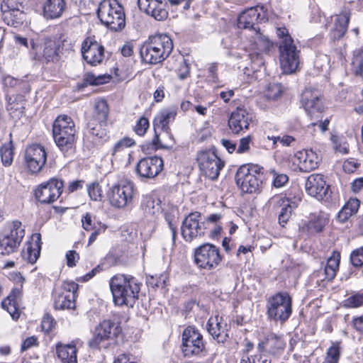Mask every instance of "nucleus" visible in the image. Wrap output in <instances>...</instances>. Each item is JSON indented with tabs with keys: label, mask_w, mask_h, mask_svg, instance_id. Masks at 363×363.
I'll return each mask as SVG.
<instances>
[{
	"label": "nucleus",
	"mask_w": 363,
	"mask_h": 363,
	"mask_svg": "<svg viewBox=\"0 0 363 363\" xmlns=\"http://www.w3.org/2000/svg\"><path fill=\"white\" fill-rule=\"evenodd\" d=\"M201 214L195 211L190 213L183 220L182 235L186 242L200 238L205 234L204 223L201 221Z\"/></svg>",
	"instance_id": "nucleus-13"
},
{
	"label": "nucleus",
	"mask_w": 363,
	"mask_h": 363,
	"mask_svg": "<svg viewBox=\"0 0 363 363\" xmlns=\"http://www.w3.org/2000/svg\"><path fill=\"white\" fill-rule=\"evenodd\" d=\"M263 167L256 164H246L240 166L235 174V182L242 191L247 194L259 191L264 179Z\"/></svg>",
	"instance_id": "nucleus-5"
},
{
	"label": "nucleus",
	"mask_w": 363,
	"mask_h": 363,
	"mask_svg": "<svg viewBox=\"0 0 363 363\" xmlns=\"http://www.w3.org/2000/svg\"><path fill=\"white\" fill-rule=\"evenodd\" d=\"M291 298L286 292H280L274 296V310L277 306H284L286 303H291Z\"/></svg>",
	"instance_id": "nucleus-51"
},
{
	"label": "nucleus",
	"mask_w": 363,
	"mask_h": 363,
	"mask_svg": "<svg viewBox=\"0 0 363 363\" xmlns=\"http://www.w3.org/2000/svg\"><path fill=\"white\" fill-rule=\"evenodd\" d=\"M119 332L118 327L114 322L104 320L95 328L93 337L89 340L88 345L92 349H99L104 342L117 336Z\"/></svg>",
	"instance_id": "nucleus-16"
},
{
	"label": "nucleus",
	"mask_w": 363,
	"mask_h": 363,
	"mask_svg": "<svg viewBox=\"0 0 363 363\" xmlns=\"http://www.w3.org/2000/svg\"><path fill=\"white\" fill-rule=\"evenodd\" d=\"M34 243H28L26 250H23L22 255L24 259L28 262L35 263L40 256L41 248V235L40 233H34L32 236Z\"/></svg>",
	"instance_id": "nucleus-30"
},
{
	"label": "nucleus",
	"mask_w": 363,
	"mask_h": 363,
	"mask_svg": "<svg viewBox=\"0 0 363 363\" xmlns=\"http://www.w3.org/2000/svg\"><path fill=\"white\" fill-rule=\"evenodd\" d=\"M82 54L88 64L96 66L101 63L104 58V48L97 41L87 38L82 43Z\"/></svg>",
	"instance_id": "nucleus-21"
},
{
	"label": "nucleus",
	"mask_w": 363,
	"mask_h": 363,
	"mask_svg": "<svg viewBox=\"0 0 363 363\" xmlns=\"http://www.w3.org/2000/svg\"><path fill=\"white\" fill-rule=\"evenodd\" d=\"M59 55L56 43L52 40H48L45 43L42 55L35 54L34 59L38 61L55 62L58 60Z\"/></svg>",
	"instance_id": "nucleus-34"
},
{
	"label": "nucleus",
	"mask_w": 363,
	"mask_h": 363,
	"mask_svg": "<svg viewBox=\"0 0 363 363\" xmlns=\"http://www.w3.org/2000/svg\"><path fill=\"white\" fill-rule=\"evenodd\" d=\"M63 182L52 178L40 184L35 191V198L42 203H50L56 201L62 192Z\"/></svg>",
	"instance_id": "nucleus-17"
},
{
	"label": "nucleus",
	"mask_w": 363,
	"mask_h": 363,
	"mask_svg": "<svg viewBox=\"0 0 363 363\" xmlns=\"http://www.w3.org/2000/svg\"><path fill=\"white\" fill-rule=\"evenodd\" d=\"M78 287L74 281H65L60 289H55L53 295L55 309L74 308Z\"/></svg>",
	"instance_id": "nucleus-12"
},
{
	"label": "nucleus",
	"mask_w": 363,
	"mask_h": 363,
	"mask_svg": "<svg viewBox=\"0 0 363 363\" xmlns=\"http://www.w3.org/2000/svg\"><path fill=\"white\" fill-rule=\"evenodd\" d=\"M252 116L246 109L238 108L232 112L228 120V125L234 134H240L242 131L249 129Z\"/></svg>",
	"instance_id": "nucleus-24"
},
{
	"label": "nucleus",
	"mask_w": 363,
	"mask_h": 363,
	"mask_svg": "<svg viewBox=\"0 0 363 363\" xmlns=\"http://www.w3.org/2000/svg\"><path fill=\"white\" fill-rule=\"evenodd\" d=\"M113 302L117 306H133L138 298L140 283L132 276L118 274L109 281Z\"/></svg>",
	"instance_id": "nucleus-2"
},
{
	"label": "nucleus",
	"mask_w": 363,
	"mask_h": 363,
	"mask_svg": "<svg viewBox=\"0 0 363 363\" xmlns=\"http://www.w3.org/2000/svg\"><path fill=\"white\" fill-rule=\"evenodd\" d=\"M137 190L134 184L128 180L121 181L113 185L108 193L111 204L118 208H124L133 205Z\"/></svg>",
	"instance_id": "nucleus-8"
},
{
	"label": "nucleus",
	"mask_w": 363,
	"mask_h": 363,
	"mask_svg": "<svg viewBox=\"0 0 363 363\" xmlns=\"http://www.w3.org/2000/svg\"><path fill=\"white\" fill-rule=\"evenodd\" d=\"M340 262V254L337 251H333L330 257L328 259L325 267V279L328 281L333 280L339 269Z\"/></svg>",
	"instance_id": "nucleus-37"
},
{
	"label": "nucleus",
	"mask_w": 363,
	"mask_h": 363,
	"mask_svg": "<svg viewBox=\"0 0 363 363\" xmlns=\"http://www.w3.org/2000/svg\"><path fill=\"white\" fill-rule=\"evenodd\" d=\"M222 318L218 315L211 317L206 324V328L209 334L218 342H223L224 326L222 325Z\"/></svg>",
	"instance_id": "nucleus-35"
},
{
	"label": "nucleus",
	"mask_w": 363,
	"mask_h": 363,
	"mask_svg": "<svg viewBox=\"0 0 363 363\" xmlns=\"http://www.w3.org/2000/svg\"><path fill=\"white\" fill-rule=\"evenodd\" d=\"M359 201L357 199H350L345 204L347 211L351 213L352 215L355 214L359 208Z\"/></svg>",
	"instance_id": "nucleus-61"
},
{
	"label": "nucleus",
	"mask_w": 363,
	"mask_h": 363,
	"mask_svg": "<svg viewBox=\"0 0 363 363\" xmlns=\"http://www.w3.org/2000/svg\"><path fill=\"white\" fill-rule=\"evenodd\" d=\"M84 181L83 180H77L73 181L69 183L68 186V191L69 193H72L77 191L79 189H82L84 186Z\"/></svg>",
	"instance_id": "nucleus-64"
},
{
	"label": "nucleus",
	"mask_w": 363,
	"mask_h": 363,
	"mask_svg": "<svg viewBox=\"0 0 363 363\" xmlns=\"http://www.w3.org/2000/svg\"><path fill=\"white\" fill-rule=\"evenodd\" d=\"M77 131L75 123L70 116L67 115L58 116L52 125V131L67 132L69 130Z\"/></svg>",
	"instance_id": "nucleus-38"
},
{
	"label": "nucleus",
	"mask_w": 363,
	"mask_h": 363,
	"mask_svg": "<svg viewBox=\"0 0 363 363\" xmlns=\"http://www.w3.org/2000/svg\"><path fill=\"white\" fill-rule=\"evenodd\" d=\"M328 221L326 214L320 213L318 215H313L307 224V228L310 233H320L323 230Z\"/></svg>",
	"instance_id": "nucleus-41"
},
{
	"label": "nucleus",
	"mask_w": 363,
	"mask_h": 363,
	"mask_svg": "<svg viewBox=\"0 0 363 363\" xmlns=\"http://www.w3.org/2000/svg\"><path fill=\"white\" fill-rule=\"evenodd\" d=\"M97 16L110 30H121L125 26L123 8L117 0H103L99 5Z\"/></svg>",
	"instance_id": "nucleus-6"
},
{
	"label": "nucleus",
	"mask_w": 363,
	"mask_h": 363,
	"mask_svg": "<svg viewBox=\"0 0 363 363\" xmlns=\"http://www.w3.org/2000/svg\"><path fill=\"white\" fill-rule=\"evenodd\" d=\"M0 155L3 165L6 167L11 165L13 160V145L11 141L1 147Z\"/></svg>",
	"instance_id": "nucleus-43"
},
{
	"label": "nucleus",
	"mask_w": 363,
	"mask_h": 363,
	"mask_svg": "<svg viewBox=\"0 0 363 363\" xmlns=\"http://www.w3.org/2000/svg\"><path fill=\"white\" fill-rule=\"evenodd\" d=\"M147 284L152 287H163L165 285V278L163 275L160 277H151L148 281Z\"/></svg>",
	"instance_id": "nucleus-62"
},
{
	"label": "nucleus",
	"mask_w": 363,
	"mask_h": 363,
	"mask_svg": "<svg viewBox=\"0 0 363 363\" xmlns=\"http://www.w3.org/2000/svg\"><path fill=\"white\" fill-rule=\"evenodd\" d=\"M220 261L219 249L212 244L206 243L195 250L194 262L199 268L211 270L216 268Z\"/></svg>",
	"instance_id": "nucleus-10"
},
{
	"label": "nucleus",
	"mask_w": 363,
	"mask_h": 363,
	"mask_svg": "<svg viewBox=\"0 0 363 363\" xmlns=\"http://www.w3.org/2000/svg\"><path fill=\"white\" fill-rule=\"evenodd\" d=\"M359 164L354 159L347 160L344 162L342 168L346 173H353L359 167Z\"/></svg>",
	"instance_id": "nucleus-60"
},
{
	"label": "nucleus",
	"mask_w": 363,
	"mask_h": 363,
	"mask_svg": "<svg viewBox=\"0 0 363 363\" xmlns=\"http://www.w3.org/2000/svg\"><path fill=\"white\" fill-rule=\"evenodd\" d=\"M301 104L311 119L322 118L324 106L317 91L306 89L302 93Z\"/></svg>",
	"instance_id": "nucleus-19"
},
{
	"label": "nucleus",
	"mask_w": 363,
	"mask_h": 363,
	"mask_svg": "<svg viewBox=\"0 0 363 363\" xmlns=\"http://www.w3.org/2000/svg\"><path fill=\"white\" fill-rule=\"evenodd\" d=\"M264 9L263 6L250 7L242 12L238 18V26L239 28L249 29L257 31L259 28L257 27L258 23L264 21V14L261 15L259 10Z\"/></svg>",
	"instance_id": "nucleus-22"
},
{
	"label": "nucleus",
	"mask_w": 363,
	"mask_h": 363,
	"mask_svg": "<svg viewBox=\"0 0 363 363\" xmlns=\"http://www.w3.org/2000/svg\"><path fill=\"white\" fill-rule=\"evenodd\" d=\"M272 91L271 89V83L268 82L262 84L259 91L257 104L262 109L269 108L272 101Z\"/></svg>",
	"instance_id": "nucleus-39"
},
{
	"label": "nucleus",
	"mask_w": 363,
	"mask_h": 363,
	"mask_svg": "<svg viewBox=\"0 0 363 363\" xmlns=\"http://www.w3.org/2000/svg\"><path fill=\"white\" fill-rule=\"evenodd\" d=\"M297 165L302 172H309L315 169L320 160L318 155L311 150H303L295 154Z\"/></svg>",
	"instance_id": "nucleus-26"
},
{
	"label": "nucleus",
	"mask_w": 363,
	"mask_h": 363,
	"mask_svg": "<svg viewBox=\"0 0 363 363\" xmlns=\"http://www.w3.org/2000/svg\"><path fill=\"white\" fill-rule=\"evenodd\" d=\"M109 108L104 99L95 102L94 111L87 123V130L94 139H104L107 135V120Z\"/></svg>",
	"instance_id": "nucleus-7"
},
{
	"label": "nucleus",
	"mask_w": 363,
	"mask_h": 363,
	"mask_svg": "<svg viewBox=\"0 0 363 363\" xmlns=\"http://www.w3.org/2000/svg\"><path fill=\"white\" fill-rule=\"evenodd\" d=\"M180 79H185L189 76L190 68L186 60L183 59L177 70Z\"/></svg>",
	"instance_id": "nucleus-58"
},
{
	"label": "nucleus",
	"mask_w": 363,
	"mask_h": 363,
	"mask_svg": "<svg viewBox=\"0 0 363 363\" xmlns=\"http://www.w3.org/2000/svg\"><path fill=\"white\" fill-rule=\"evenodd\" d=\"M268 343V339L260 342L257 347L259 354L250 357L243 356L240 363H271V358L269 355L267 354V346Z\"/></svg>",
	"instance_id": "nucleus-32"
},
{
	"label": "nucleus",
	"mask_w": 363,
	"mask_h": 363,
	"mask_svg": "<svg viewBox=\"0 0 363 363\" xmlns=\"http://www.w3.org/2000/svg\"><path fill=\"white\" fill-rule=\"evenodd\" d=\"M161 201L152 196H145L141 203V208L146 216H155L161 211Z\"/></svg>",
	"instance_id": "nucleus-40"
},
{
	"label": "nucleus",
	"mask_w": 363,
	"mask_h": 363,
	"mask_svg": "<svg viewBox=\"0 0 363 363\" xmlns=\"http://www.w3.org/2000/svg\"><path fill=\"white\" fill-rule=\"evenodd\" d=\"M66 263L69 267H74L79 260V255L75 250H68L65 255Z\"/></svg>",
	"instance_id": "nucleus-56"
},
{
	"label": "nucleus",
	"mask_w": 363,
	"mask_h": 363,
	"mask_svg": "<svg viewBox=\"0 0 363 363\" xmlns=\"http://www.w3.org/2000/svg\"><path fill=\"white\" fill-rule=\"evenodd\" d=\"M305 189L308 195L318 200H323L328 196L330 186L326 184L323 174H313L308 177L305 183Z\"/></svg>",
	"instance_id": "nucleus-20"
},
{
	"label": "nucleus",
	"mask_w": 363,
	"mask_h": 363,
	"mask_svg": "<svg viewBox=\"0 0 363 363\" xmlns=\"http://www.w3.org/2000/svg\"><path fill=\"white\" fill-rule=\"evenodd\" d=\"M56 351L62 363H77V348L74 345L57 344Z\"/></svg>",
	"instance_id": "nucleus-33"
},
{
	"label": "nucleus",
	"mask_w": 363,
	"mask_h": 363,
	"mask_svg": "<svg viewBox=\"0 0 363 363\" xmlns=\"http://www.w3.org/2000/svg\"><path fill=\"white\" fill-rule=\"evenodd\" d=\"M37 342L38 340L36 337H35L34 336L29 337L23 341L21 345V350L26 351L28 349L30 348L31 347L36 345Z\"/></svg>",
	"instance_id": "nucleus-63"
},
{
	"label": "nucleus",
	"mask_w": 363,
	"mask_h": 363,
	"mask_svg": "<svg viewBox=\"0 0 363 363\" xmlns=\"http://www.w3.org/2000/svg\"><path fill=\"white\" fill-rule=\"evenodd\" d=\"M82 223L83 228L86 231L94 230L97 229L96 222L94 220L91 215L89 213H86L82 218Z\"/></svg>",
	"instance_id": "nucleus-53"
},
{
	"label": "nucleus",
	"mask_w": 363,
	"mask_h": 363,
	"mask_svg": "<svg viewBox=\"0 0 363 363\" xmlns=\"http://www.w3.org/2000/svg\"><path fill=\"white\" fill-rule=\"evenodd\" d=\"M353 65L354 74L363 79V52L355 59Z\"/></svg>",
	"instance_id": "nucleus-59"
},
{
	"label": "nucleus",
	"mask_w": 363,
	"mask_h": 363,
	"mask_svg": "<svg viewBox=\"0 0 363 363\" xmlns=\"http://www.w3.org/2000/svg\"><path fill=\"white\" fill-rule=\"evenodd\" d=\"M276 35L277 37L276 44L279 47L281 69L284 74H294L298 68L300 52L297 50L294 41L286 27H276Z\"/></svg>",
	"instance_id": "nucleus-1"
},
{
	"label": "nucleus",
	"mask_w": 363,
	"mask_h": 363,
	"mask_svg": "<svg viewBox=\"0 0 363 363\" xmlns=\"http://www.w3.org/2000/svg\"><path fill=\"white\" fill-rule=\"evenodd\" d=\"M140 11L157 21H164L168 17L163 0H138Z\"/></svg>",
	"instance_id": "nucleus-23"
},
{
	"label": "nucleus",
	"mask_w": 363,
	"mask_h": 363,
	"mask_svg": "<svg viewBox=\"0 0 363 363\" xmlns=\"http://www.w3.org/2000/svg\"><path fill=\"white\" fill-rule=\"evenodd\" d=\"M338 343H333L328 349L326 360L328 363H337L340 359V350Z\"/></svg>",
	"instance_id": "nucleus-47"
},
{
	"label": "nucleus",
	"mask_w": 363,
	"mask_h": 363,
	"mask_svg": "<svg viewBox=\"0 0 363 363\" xmlns=\"http://www.w3.org/2000/svg\"><path fill=\"white\" fill-rule=\"evenodd\" d=\"M163 167V160L160 157H144L137 163L135 173L141 179H153L160 173Z\"/></svg>",
	"instance_id": "nucleus-18"
},
{
	"label": "nucleus",
	"mask_w": 363,
	"mask_h": 363,
	"mask_svg": "<svg viewBox=\"0 0 363 363\" xmlns=\"http://www.w3.org/2000/svg\"><path fill=\"white\" fill-rule=\"evenodd\" d=\"M106 77L103 75L96 77L94 74L86 73L84 76V82L82 86L87 85H99L106 82Z\"/></svg>",
	"instance_id": "nucleus-46"
},
{
	"label": "nucleus",
	"mask_w": 363,
	"mask_h": 363,
	"mask_svg": "<svg viewBox=\"0 0 363 363\" xmlns=\"http://www.w3.org/2000/svg\"><path fill=\"white\" fill-rule=\"evenodd\" d=\"M55 324L54 318L51 315L46 314L43 316L41 322L42 330L45 333H49L55 327Z\"/></svg>",
	"instance_id": "nucleus-55"
},
{
	"label": "nucleus",
	"mask_w": 363,
	"mask_h": 363,
	"mask_svg": "<svg viewBox=\"0 0 363 363\" xmlns=\"http://www.w3.org/2000/svg\"><path fill=\"white\" fill-rule=\"evenodd\" d=\"M26 100L23 96H18L14 99H8L6 109L13 118H20L24 113Z\"/></svg>",
	"instance_id": "nucleus-36"
},
{
	"label": "nucleus",
	"mask_w": 363,
	"mask_h": 363,
	"mask_svg": "<svg viewBox=\"0 0 363 363\" xmlns=\"http://www.w3.org/2000/svg\"><path fill=\"white\" fill-rule=\"evenodd\" d=\"M149 128L148 119L145 117H141L136 123L135 132L140 136H143Z\"/></svg>",
	"instance_id": "nucleus-54"
},
{
	"label": "nucleus",
	"mask_w": 363,
	"mask_h": 363,
	"mask_svg": "<svg viewBox=\"0 0 363 363\" xmlns=\"http://www.w3.org/2000/svg\"><path fill=\"white\" fill-rule=\"evenodd\" d=\"M350 21V14L347 12H343L336 15L334 19V26L331 30V38L333 40H339L344 36Z\"/></svg>",
	"instance_id": "nucleus-29"
},
{
	"label": "nucleus",
	"mask_w": 363,
	"mask_h": 363,
	"mask_svg": "<svg viewBox=\"0 0 363 363\" xmlns=\"http://www.w3.org/2000/svg\"><path fill=\"white\" fill-rule=\"evenodd\" d=\"M87 191L89 197L93 201H101L102 196V190L97 182H94L88 186Z\"/></svg>",
	"instance_id": "nucleus-49"
},
{
	"label": "nucleus",
	"mask_w": 363,
	"mask_h": 363,
	"mask_svg": "<svg viewBox=\"0 0 363 363\" xmlns=\"http://www.w3.org/2000/svg\"><path fill=\"white\" fill-rule=\"evenodd\" d=\"M25 279L19 274L15 277L16 286L13 287L9 296L2 301L1 306L11 315L13 320H18L20 316L19 303L22 297V289Z\"/></svg>",
	"instance_id": "nucleus-15"
},
{
	"label": "nucleus",
	"mask_w": 363,
	"mask_h": 363,
	"mask_svg": "<svg viewBox=\"0 0 363 363\" xmlns=\"http://www.w3.org/2000/svg\"><path fill=\"white\" fill-rule=\"evenodd\" d=\"M196 160L200 170L211 180L216 179L224 162L212 151L201 150L198 152Z\"/></svg>",
	"instance_id": "nucleus-11"
},
{
	"label": "nucleus",
	"mask_w": 363,
	"mask_h": 363,
	"mask_svg": "<svg viewBox=\"0 0 363 363\" xmlns=\"http://www.w3.org/2000/svg\"><path fill=\"white\" fill-rule=\"evenodd\" d=\"M291 313V302L286 303L284 306H277L274 310V320H280L281 323H284L289 319Z\"/></svg>",
	"instance_id": "nucleus-44"
},
{
	"label": "nucleus",
	"mask_w": 363,
	"mask_h": 363,
	"mask_svg": "<svg viewBox=\"0 0 363 363\" xmlns=\"http://www.w3.org/2000/svg\"><path fill=\"white\" fill-rule=\"evenodd\" d=\"M25 236V228L19 220L7 222L0 230V255L9 256L18 251Z\"/></svg>",
	"instance_id": "nucleus-4"
},
{
	"label": "nucleus",
	"mask_w": 363,
	"mask_h": 363,
	"mask_svg": "<svg viewBox=\"0 0 363 363\" xmlns=\"http://www.w3.org/2000/svg\"><path fill=\"white\" fill-rule=\"evenodd\" d=\"M134 145L135 141L133 139L124 138L115 144L113 155H115L117 152L121 151L125 148L132 147Z\"/></svg>",
	"instance_id": "nucleus-52"
},
{
	"label": "nucleus",
	"mask_w": 363,
	"mask_h": 363,
	"mask_svg": "<svg viewBox=\"0 0 363 363\" xmlns=\"http://www.w3.org/2000/svg\"><path fill=\"white\" fill-rule=\"evenodd\" d=\"M177 111L172 108H166L160 111L153 121L155 131L160 130L173 140L169 124L175 119Z\"/></svg>",
	"instance_id": "nucleus-27"
},
{
	"label": "nucleus",
	"mask_w": 363,
	"mask_h": 363,
	"mask_svg": "<svg viewBox=\"0 0 363 363\" xmlns=\"http://www.w3.org/2000/svg\"><path fill=\"white\" fill-rule=\"evenodd\" d=\"M252 137L248 135L246 137L240 139L238 147L237 149L238 153H244L250 150V145L252 142Z\"/></svg>",
	"instance_id": "nucleus-57"
},
{
	"label": "nucleus",
	"mask_w": 363,
	"mask_h": 363,
	"mask_svg": "<svg viewBox=\"0 0 363 363\" xmlns=\"http://www.w3.org/2000/svg\"><path fill=\"white\" fill-rule=\"evenodd\" d=\"M274 202L276 203L277 207L281 208L278 220L279 224L281 227H284L291 216L292 207L289 200L282 196H274Z\"/></svg>",
	"instance_id": "nucleus-31"
},
{
	"label": "nucleus",
	"mask_w": 363,
	"mask_h": 363,
	"mask_svg": "<svg viewBox=\"0 0 363 363\" xmlns=\"http://www.w3.org/2000/svg\"><path fill=\"white\" fill-rule=\"evenodd\" d=\"M65 9V0H47L43 5V16L48 20L59 18Z\"/></svg>",
	"instance_id": "nucleus-28"
},
{
	"label": "nucleus",
	"mask_w": 363,
	"mask_h": 363,
	"mask_svg": "<svg viewBox=\"0 0 363 363\" xmlns=\"http://www.w3.org/2000/svg\"><path fill=\"white\" fill-rule=\"evenodd\" d=\"M346 308H358L363 306V292L356 293L344 301Z\"/></svg>",
	"instance_id": "nucleus-45"
},
{
	"label": "nucleus",
	"mask_w": 363,
	"mask_h": 363,
	"mask_svg": "<svg viewBox=\"0 0 363 363\" xmlns=\"http://www.w3.org/2000/svg\"><path fill=\"white\" fill-rule=\"evenodd\" d=\"M76 132L71 130L67 132L52 131L55 143L65 156H70L74 153Z\"/></svg>",
	"instance_id": "nucleus-25"
},
{
	"label": "nucleus",
	"mask_w": 363,
	"mask_h": 363,
	"mask_svg": "<svg viewBox=\"0 0 363 363\" xmlns=\"http://www.w3.org/2000/svg\"><path fill=\"white\" fill-rule=\"evenodd\" d=\"M289 181V175L286 173L279 172L274 169V187L281 188L286 186Z\"/></svg>",
	"instance_id": "nucleus-48"
},
{
	"label": "nucleus",
	"mask_w": 363,
	"mask_h": 363,
	"mask_svg": "<svg viewBox=\"0 0 363 363\" xmlns=\"http://www.w3.org/2000/svg\"><path fill=\"white\" fill-rule=\"evenodd\" d=\"M350 259L354 267H362L363 265V249L359 247L353 250L350 254Z\"/></svg>",
	"instance_id": "nucleus-50"
},
{
	"label": "nucleus",
	"mask_w": 363,
	"mask_h": 363,
	"mask_svg": "<svg viewBox=\"0 0 363 363\" xmlns=\"http://www.w3.org/2000/svg\"><path fill=\"white\" fill-rule=\"evenodd\" d=\"M178 214V210L175 208H170L164 213L165 220L167 222L169 228L170 229L172 245L175 243L177 238V216Z\"/></svg>",
	"instance_id": "nucleus-42"
},
{
	"label": "nucleus",
	"mask_w": 363,
	"mask_h": 363,
	"mask_svg": "<svg viewBox=\"0 0 363 363\" xmlns=\"http://www.w3.org/2000/svg\"><path fill=\"white\" fill-rule=\"evenodd\" d=\"M173 50V43L166 34H157L149 38L140 48V56L148 64H157L164 60Z\"/></svg>",
	"instance_id": "nucleus-3"
},
{
	"label": "nucleus",
	"mask_w": 363,
	"mask_h": 363,
	"mask_svg": "<svg viewBox=\"0 0 363 363\" xmlns=\"http://www.w3.org/2000/svg\"><path fill=\"white\" fill-rule=\"evenodd\" d=\"M25 164L32 174L42 170L47 161V153L43 146L33 144L28 146L24 154Z\"/></svg>",
	"instance_id": "nucleus-14"
},
{
	"label": "nucleus",
	"mask_w": 363,
	"mask_h": 363,
	"mask_svg": "<svg viewBox=\"0 0 363 363\" xmlns=\"http://www.w3.org/2000/svg\"><path fill=\"white\" fill-rule=\"evenodd\" d=\"M206 350L203 335L194 327L189 326L182 333V351L184 357L202 356Z\"/></svg>",
	"instance_id": "nucleus-9"
}]
</instances>
